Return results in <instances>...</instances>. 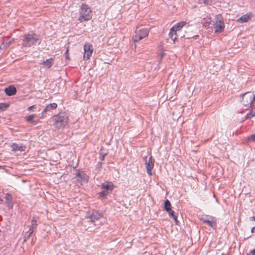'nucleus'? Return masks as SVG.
I'll use <instances>...</instances> for the list:
<instances>
[{"label": "nucleus", "mask_w": 255, "mask_h": 255, "mask_svg": "<svg viewBox=\"0 0 255 255\" xmlns=\"http://www.w3.org/2000/svg\"><path fill=\"white\" fill-rule=\"evenodd\" d=\"M249 141H255V133L254 134L251 135L248 137Z\"/></svg>", "instance_id": "obj_31"}, {"label": "nucleus", "mask_w": 255, "mask_h": 255, "mask_svg": "<svg viewBox=\"0 0 255 255\" xmlns=\"http://www.w3.org/2000/svg\"><path fill=\"white\" fill-rule=\"evenodd\" d=\"M107 155V153H104L102 151V149H101L100 151V156L99 158L101 161H103L105 159V156Z\"/></svg>", "instance_id": "obj_26"}, {"label": "nucleus", "mask_w": 255, "mask_h": 255, "mask_svg": "<svg viewBox=\"0 0 255 255\" xmlns=\"http://www.w3.org/2000/svg\"><path fill=\"white\" fill-rule=\"evenodd\" d=\"M203 1L206 4H210L212 3V0H203Z\"/></svg>", "instance_id": "obj_35"}, {"label": "nucleus", "mask_w": 255, "mask_h": 255, "mask_svg": "<svg viewBox=\"0 0 255 255\" xmlns=\"http://www.w3.org/2000/svg\"><path fill=\"white\" fill-rule=\"evenodd\" d=\"M11 147L12 148V150L13 151H23L26 149V146L24 145L22 143H13L11 145Z\"/></svg>", "instance_id": "obj_13"}, {"label": "nucleus", "mask_w": 255, "mask_h": 255, "mask_svg": "<svg viewBox=\"0 0 255 255\" xmlns=\"http://www.w3.org/2000/svg\"><path fill=\"white\" fill-rule=\"evenodd\" d=\"M102 216V212H100L99 211H93L91 214H89V218L92 221H94L99 220Z\"/></svg>", "instance_id": "obj_12"}, {"label": "nucleus", "mask_w": 255, "mask_h": 255, "mask_svg": "<svg viewBox=\"0 0 255 255\" xmlns=\"http://www.w3.org/2000/svg\"><path fill=\"white\" fill-rule=\"evenodd\" d=\"M54 126L58 128L66 126L68 121V116L66 113H60L54 116L53 119Z\"/></svg>", "instance_id": "obj_4"}, {"label": "nucleus", "mask_w": 255, "mask_h": 255, "mask_svg": "<svg viewBox=\"0 0 255 255\" xmlns=\"http://www.w3.org/2000/svg\"><path fill=\"white\" fill-rule=\"evenodd\" d=\"M35 108H36L35 105H33L32 106L28 107L27 108V111H33L34 109H35Z\"/></svg>", "instance_id": "obj_33"}, {"label": "nucleus", "mask_w": 255, "mask_h": 255, "mask_svg": "<svg viewBox=\"0 0 255 255\" xmlns=\"http://www.w3.org/2000/svg\"><path fill=\"white\" fill-rule=\"evenodd\" d=\"M242 104L246 108V110L252 108L254 105L255 101V95L251 92H248L242 95Z\"/></svg>", "instance_id": "obj_2"}, {"label": "nucleus", "mask_w": 255, "mask_h": 255, "mask_svg": "<svg viewBox=\"0 0 255 255\" xmlns=\"http://www.w3.org/2000/svg\"><path fill=\"white\" fill-rule=\"evenodd\" d=\"M253 14L251 13H247L243 16H242L239 19V21H241V22H246L249 21L252 17Z\"/></svg>", "instance_id": "obj_17"}, {"label": "nucleus", "mask_w": 255, "mask_h": 255, "mask_svg": "<svg viewBox=\"0 0 255 255\" xmlns=\"http://www.w3.org/2000/svg\"><path fill=\"white\" fill-rule=\"evenodd\" d=\"M149 29L147 28H144L139 30L136 29L135 31V35L133 37V40L135 44L143 38L148 36Z\"/></svg>", "instance_id": "obj_6"}, {"label": "nucleus", "mask_w": 255, "mask_h": 255, "mask_svg": "<svg viewBox=\"0 0 255 255\" xmlns=\"http://www.w3.org/2000/svg\"><path fill=\"white\" fill-rule=\"evenodd\" d=\"M198 37H199V36L198 35H197L193 36V38H194L196 39Z\"/></svg>", "instance_id": "obj_41"}, {"label": "nucleus", "mask_w": 255, "mask_h": 255, "mask_svg": "<svg viewBox=\"0 0 255 255\" xmlns=\"http://www.w3.org/2000/svg\"><path fill=\"white\" fill-rule=\"evenodd\" d=\"M212 25L214 26L215 33H221L224 30L225 24L221 15L218 14L215 16Z\"/></svg>", "instance_id": "obj_5"}, {"label": "nucleus", "mask_w": 255, "mask_h": 255, "mask_svg": "<svg viewBox=\"0 0 255 255\" xmlns=\"http://www.w3.org/2000/svg\"><path fill=\"white\" fill-rule=\"evenodd\" d=\"M37 226V221L35 218H33L31 220V225L30 227L34 229L36 228Z\"/></svg>", "instance_id": "obj_27"}, {"label": "nucleus", "mask_w": 255, "mask_h": 255, "mask_svg": "<svg viewBox=\"0 0 255 255\" xmlns=\"http://www.w3.org/2000/svg\"><path fill=\"white\" fill-rule=\"evenodd\" d=\"M174 219V222L176 225H178V221L177 220V216L173 218Z\"/></svg>", "instance_id": "obj_37"}, {"label": "nucleus", "mask_w": 255, "mask_h": 255, "mask_svg": "<svg viewBox=\"0 0 255 255\" xmlns=\"http://www.w3.org/2000/svg\"><path fill=\"white\" fill-rule=\"evenodd\" d=\"M164 209L166 212H169L171 210V204L167 199L164 201Z\"/></svg>", "instance_id": "obj_20"}, {"label": "nucleus", "mask_w": 255, "mask_h": 255, "mask_svg": "<svg viewBox=\"0 0 255 255\" xmlns=\"http://www.w3.org/2000/svg\"><path fill=\"white\" fill-rule=\"evenodd\" d=\"M213 21L211 20V18H208L204 23V26L207 27L208 28L212 27Z\"/></svg>", "instance_id": "obj_24"}, {"label": "nucleus", "mask_w": 255, "mask_h": 255, "mask_svg": "<svg viewBox=\"0 0 255 255\" xmlns=\"http://www.w3.org/2000/svg\"><path fill=\"white\" fill-rule=\"evenodd\" d=\"M255 230V226L253 228H252V229L251 230V233H254Z\"/></svg>", "instance_id": "obj_40"}, {"label": "nucleus", "mask_w": 255, "mask_h": 255, "mask_svg": "<svg viewBox=\"0 0 255 255\" xmlns=\"http://www.w3.org/2000/svg\"><path fill=\"white\" fill-rule=\"evenodd\" d=\"M57 107V104L53 103L52 104H49L48 105L44 110L42 112V117H45L46 114H47V112H50L51 110H54L56 109Z\"/></svg>", "instance_id": "obj_14"}, {"label": "nucleus", "mask_w": 255, "mask_h": 255, "mask_svg": "<svg viewBox=\"0 0 255 255\" xmlns=\"http://www.w3.org/2000/svg\"><path fill=\"white\" fill-rule=\"evenodd\" d=\"M109 193V192H108L107 190L103 189V190L99 193V198L102 200L106 199Z\"/></svg>", "instance_id": "obj_18"}, {"label": "nucleus", "mask_w": 255, "mask_h": 255, "mask_svg": "<svg viewBox=\"0 0 255 255\" xmlns=\"http://www.w3.org/2000/svg\"><path fill=\"white\" fill-rule=\"evenodd\" d=\"M31 235H30L29 234H28L27 232L25 233L24 236V239H23V242H26L29 238L30 237H31Z\"/></svg>", "instance_id": "obj_29"}, {"label": "nucleus", "mask_w": 255, "mask_h": 255, "mask_svg": "<svg viewBox=\"0 0 255 255\" xmlns=\"http://www.w3.org/2000/svg\"><path fill=\"white\" fill-rule=\"evenodd\" d=\"M250 220L251 221H255V217L252 216L250 218Z\"/></svg>", "instance_id": "obj_39"}, {"label": "nucleus", "mask_w": 255, "mask_h": 255, "mask_svg": "<svg viewBox=\"0 0 255 255\" xmlns=\"http://www.w3.org/2000/svg\"><path fill=\"white\" fill-rule=\"evenodd\" d=\"M5 199L6 201V203L8 204V205L10 204L12 205V197L11 194L9 193H6L5 195Z\"/></svg>", "instance_id": "obj_23"}, {"label": "nucleus", "mask_w": 255, "mask_h": 255, "mask_svg": "<svg viewBox=\"0 0 255 255\" xmlns=\"http://www.w3.org/2000/svg\"><path fill=\"white\" fill-rule=\"evenodd\" d=\"M146 157H145L147 173L149 176H152V169L154 167V159L151 156L149 157L148 160H146Z\"/></svg>", "instance_id": "obj_9"}, {"label": "nucleus", "mask_w": 255, "mask_h": 255, "mask_svg": "<svg viewBox=\"0 0 255 255\" xmlns=\"http://www.w3.org/2000/svg\"><path fill=\"white\" fill-rule=\"evenodd\" d=\"M250 255H255V249L250 251Z\"/></svg>", "instance_id": "obj_38"}, {"label": "nucleus", "mask_w": 255, "mask_h": 255, "mask_svg": "<svg viewBox=\"0 0 255 255\" xmlns=\"http://www.w3.org/2000/svg\"><path fill=\"white\" fill-rule=\"evenodd\" d=\"M84 58L88 60L90 59V57L92 55L93 51V46L91 44L89 43H86L84 45Z\"/></svg>", "instance_id": "obj_10"}, {"label": "nucleus", "mask_w": 255, "mask_h": 255, "mask_svg": "<svg viewBox=\"0 0 255 255\" xmlns=\"http://www.w3.org/2000/svg\"><path fill=\"white\" fill-rule=\"evenodd\" d=\"M68 47L67 48L66 51L65 52V58L67 60H70V57L68 54Z\"/></svg>", "instance_id": "obj_32"}, {"label": "nucleus", "mask_w": 255, "mask_h": 255, "mask_svg": "<svg viewBox=\"0 0 255 255\" xmlns=\"http://www.w3.org/2000/svg\"><path fill=\"white\" fill-rule=\"evenodd\" d=\"M200 220L204 223L214 229H215L216 227L217 220L216 218L213 216L206 215L200 218Z\"/></svg>", "instance_id": "obj_7"}, {"label": "nucleus", "mask_w": 255, "mask_h": 255, "mask_svg": "<svg viewBox=\"0 0 255 255\" xmlns=\"http://www.w3.org/2000/svg\"><path fill=\"white\" fill-rule=\"evenodd\" d=\"M101 188L107 190V191L111 192L114 188V184L111 181H106L102 183L101 185Z\"/></svg>", "instance_id": "obj_11"}, {"label": "nucleus", "mask_w": 255, "mask_h": 255, "mask_svg": "<svg viewBox=\"0 0 255 255\" xmlns=\"http://www.w3.org/2000/svg\"><path fill=\"white\" fill-rule=\"evenodd\" d=\"M102 162H99L96 165V168L100 169L102 168Z\"/></svg>", "instance_id": "obj_34"}, {"label": "nucleus", "mask_w": 255, "mask_h": 255, "mask_svg": "<svg viewBox=\"0 0 255 255\" xmlns=\"http://www.w3.org/2000/svg\"><path fill=\"white\" fill-rule=\"evenodd\" d=\"M186 21H181L175 24L171 28V31L177 32L181 30V29L186 24Z\"/></svg>", "instance_id": "obj_16"}, {"label": "nucleus", "mask_w": 255, "mask_h": 255, "mask_svg": "<svg viewBox=\"0 0 255 255\" xmlns=\"http://www.w3.org/2000/svg\"><path fill=\"white\" fill-rule=\"evenodd\" d=\"M254 116H255V111H252L250 113L246 115V119H250Z\"/></svg>", "instance_id": "obj_28"}, {"label": "nucleus", "mask_w": 255, "mask_h": 255, "mask_svg": "<svg viewBox=\"0 0 255 255\" xmlns=\"http://www.w3.org/2000/svg\"><path fill=\"white\" fill-rule=\"evenodd\" d=\"M5 94L9 96L14 95L16 93V89L13 85H10L4 90Z\"/></svg>", "instance_id": "obj_15"}, {"label": "nucleus", "mask_w": 255, "mask_h": 255, "mask_svg": "<svg viewBox=\"0 0 255 255\" xmlns=\"http://www.w3.org/2000/svg\"><path fill=\"white\" fill-rule=\"evenodd\" d=\"M75 177L78 181L83 183H87L89 180V176L85 172L79 169L76 170Z\"/></svg>", "instance_id": "obj_8"}, {"label": "nucleus", "mask_w": 255, "mask_h": 255, "mask_svg": "<svg viewBox=\"0 0 255 255\" xmlns=\"http://www.w3.org/2000/svg\"><path fill=\"white\" fill-rule=\"evenodd\" d=\"M9 107V105L6 103H0V110H6Z\"/></svg>", "instance_id": "obj_25"}, {"label": "nucleus", "mask_w": 255, "mask_h": 255, "mask_svg": "<svg viewBox=\"0 0 255 255\" xmlns=\"http://www.w3.org/2000/svg\"><path fill=\"white\" fill-rule=\"evenodd\" d=\"M33 230H34V229L30 227L29 230L27 232V233L31 235L32 234V233H33Z\"/></svg>", "instance_id": "obj_36"}, {"label": "nucleus", "mask_w": 255, "mask_h": 255, "mask_svg": "<svg viewBox=\"0 0 255 255\" xmlns=\"http://www.w3.org/2000/svg\"><path fill=\"white\" fill-rule=\"evenodd\" d=\"M40 36L35 33L27 34L23 35L22 44L25 47L35 45L39 41Z\"/></svg>", "instance_id": "obj_1"}, {"label": "nucleus", "mask_w": 255, "mask_h": 255, "mask_svg": "<svg viewBox=\"0 0 255 255\" xmlns=\"http://www.w3.org/2000/svg\"><path fill=\"white\" fill-rule=\"evenodd\" d=\"M92 17V11L90 7L85 3H82L81 7L80 15L78 19L80 22L88 21Z\"/></svg>", "instance_id": "obj_3"}, {"label": "nucleus", "mask_w": 255, "mask_h": 255, "mask_svg": "<svg viewBox=\"0 0 255 255\" xmlns=\"http://www.w3.org/2000/svg\"><path fill=\"white\" fill-rule=\"evenodd\" d=\"M54 60L52 58H50L48 59H46L45 61L43 62V64L45 65L47 68H50L53 64Z\"/></svg>", "instance_id": "obj_19"}, {"label": "nucleus", "mask_w": 255, "mask_h": 255, "mask_svg": "<svg viewBox=\"0 0 255 255\" xmlns=\"http://www.w3.org/2000/svg\"><path fill=\"white\" fill-rule=\"evenodd\" d=\"M169 36L170 38L173 41H175L178 37V34L177 33V32L176 31H171V29L170 30V32L169 33Z\"/></svg>", "instance_id": "obj_22"}, {"label": "nucleus", "mask_w": 255, "mask_h": 255, "mask_svg": "<svg viewBox=\"0 0 255 255\" xmlns=\"http://www.w3.org/2000/svg\"><path fill=\"white\" fill-rule=\"evenodd\" d=\"M170 218H173L176 217V215L175 214L174 211H172V209L169 211L167 212Z\"/></svg>", "instance_id": "obj_30"}, {"label": "nucleus", "mask_w": 255, "mask_h": 255, "mask_svg": "<svg viewBox=\"0 0 255 255\" xmlns=\"http://www.w3.org/2000/svg\"><path fill=\"white\" fill-rule=\"evenodd\" d=\"M35 114H32L28 116H27L26 119V121L28 123H35L36 124L38 122V121H34L33 119L35 118Z\"/></svg>", "instance_id": "obj_21"}]
</instances>
